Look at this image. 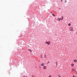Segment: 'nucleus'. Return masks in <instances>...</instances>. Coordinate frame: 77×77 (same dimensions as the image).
<instances>
[{"label":"nucleus","mask_w":77,"mask_h":77,"mask_svg":"<svg viewBox=\"0 0 77 77\" xmlns=\"http://www.w3.org/2000/svg\"><path fill=\"white\" fill-rule=\"evenodd\" d=\"M71 66H74V64L72 63L71 65Z\"/></svg>","instance_id":"nucleus-8"},{"label":"nucleus","mask_w":77,"mask_h":77,"mask_svg":"<svg viewBox=\"0 0 77 77\" xmlns=\"http://www.w3.org/2000/svg\"><path fill=\"white\" fill-rule=\"evenodd\" d=\"M62 2V0H61V2Z\"/></svg>","instance_id":"nucleus-21"},{"label":"nucleus","mask_w":77,"mask_h":77,"mask_svg":"<svg viewBox=\"0 0 77 77\" xmlns=\"http://www.w3.org/2000/svg\"><path fill=\"white\" fill-rule=\"evenodd\" d=\"M74 76H75V75H74L73 76V77H75Z\"/></svg>","instance_id":"nucleus-19"},{"label":"nucleus","mask_w":77,"mask_h":77,"mask_svg":"<svg viewBox=\"0 0 77 77\" xmlns=\"http://www.w3.org/2000/svg\"><path fill=\"white\" fill-rule=\"evenodd\" d=\"M63 18H62V20H63Z\"/></svg>","instance_id":"nucleus-20"},{"label":"nucleus","mask_w":77,"mask_h":77,"mask_svg":"<svg viewBox=\"0 0 77 77\" xmlns=\"http://www.w3.org/2000/svg\"><path fill=\"white\" fill-rule=\"evenodd\" d=\"M57 21H60V18H58L57 19Z\"/></svg>","instance_id":"nucleus-6"},{"label":"nucleus","mask_w":77,"mask_h":77,"mask_svg":"<svg viewBox=\"0 0 77 77\" xmlns=\"http://www.w3.org/2000/svg\"><path fill=\"white\" fill-rule=\"evenodd\" d=\"M52 15H53V16L54 17H55V15H54V14H52Z\"/></svg>","instance_id":"nucleus-11"},{"label":"nucleus","mask_w":77,"mask_h":77,"mask_svg":"<svg viewBox=\"0 0 77 77\" xmlns=\"http://www.w3.org/2000/svg\"><path fill=\"white\" fill-rule=\"evenodd\" d=\"M48 77H51V75H50Z\"/></svg>","instance_id":"nucleus-14"},{"label":"nucleus","mask_w":77,"mask_h":77,"mask_svg":"<svg viewBox=\"0 0 77 77\" xmlns=\"http://www.w3.org/2000/svg\"><path fill=\"white\" fill-rule=\"evenodd\" d=\"M62 20V19H61V18H60V20Z\"/></svg>","instance_id":"nucleus-15"},{"label":"nucleus","mask_w":77,"mask_h":77,"mask_svg":"<svg viewBox=\"0 0 77 77\" xmlns=\"http://www.w3.org/2000/svg\"><path fill=\"white\" fill-rule=\"evenodd\" d=\"M57 76H58V77H61V76H60V75H59V74H58V75H57Z\"/></svg>","instance_id":"nucleus-9"},{"label":"nucleus","mask_w":77,"mask_h":77,"mask_svg":"<svg viewBox=\"0 0 77 77\" xmlns=\"http://www.w3.org/2000/svg\"><path fill=\"white\" fill-rule=\"evenodd\" d=\"M45 43L46 44H47L48 45H50V44H51V43L50 41H49L48 42H46Z\"/></svg>","instance_id":"nucleus-1"},{"label":"nucleus","mask_w":77,"mask_h":77,"mask_svg":"<svg viewBox=\"0 0 77 77\" xmlns=\"http://www.w3.org/2000/svg\"><path fill=\"white\" fill-rule=\"evenodd\" d=\"M72 70H73V71H75V69H72Z\"/></svg>","instance_id":"nucleus-10"},{"label":"nucleus","mask_w":77,"mask_h":77,"mask_svg":"<svg viewBox=\"0 0 77 77\" xmlns=\"http://www.w3.org/2000/svg\"><path fill=\"white\" fill-rule=\"evenodd\" d=\"M70 31H71V32L73 31V28H72V27H70Z\"/></svg>","instance_id":"nucleus-2"},{"label":"nucleus","mask_w":77,"mask_h":77,"mask_svg":"<svg viewBox=\"0 0 77 77\" xmlns=\"http://www.w3.org/2000/svg\"><path fill=\"white\" fill-rule=\"evenodd\" d=\"M76 74H77V72H76Z\"/></svg>","instance_id":"nucleus-18"},{"label":"nucleus","mask_w":77,"mask_h":77,"mask_svg":"<svg viewBox=\"0 0 77 77\" xmlns=\"http://www.w3.org/2000/svg\"><path fill=\"white\" fill-rule=\"evenodd\" d=\"M68 26H71V24L70 23H69Z\"/></svg>","instance_id":"nucleus-12"},{"label":"nucleus","mask_w":77,"mask_h":77,"mask_svg":"<svg viewBox=\"0 0 77 77\" xmlns=\"http://www.w3.org/2000/svg\"><path fill=\"white\" fill-rule=\"evenodd\" d=\"M56 64L57 65V62H56Z\"/></svg>","instance_id":"nucleus-13"},{"label":"nucleus","mask_w":77,"mask_h":77,"mask_svg":"<svg viewBox=\"0 0 77 77\" xmlns=\"http://www.w3.org/2000/svg\"><path fill=\"white\" fill-rule=\"evenodd\" d=\"M28 50H29V51H30V52H32V50L30 49H28Z\"/></svg>","instance_id":"nucleus-7"},{"label":"nucleus","mask_w":77,"mask_h":77,"mask_svg":"<svg viewBox=\"0 0 77 77\" xmlns=\"http://www.w3.org/2000/svg\"><path fill=\"white\" fill-rule=\"evenodd\" d=\"M43 69H47V66H45L43 67Z\"/></svg>","instance_id":"nucleus-4"},{"label":"nucleus","mask_w":77,"mask_h":77,"mask_svg":"<svg viewBox=\"0 0 77 77\" xmlns=\"http://www.w3.org/2000/svg\"><path fill=\"white\" fill-rule=\"evenodd\" d=\"M45 64L44 63H42V64H41V66H44Z\"/></svg>","instance_id":"nucleus-3"},{"label":"nucleus","mask_w":77,"mask_h":77,"mask_svg":"<svg viewBox=\"0 0 77 77\" xmlns=\"http://www.w3.org/2000/svg\"><path fill=\"white\" fill-rule=\"evenodd\" d=\"M49 61H48V63H49Z\"/></svg>","instance_id":"nucleus-16"},{"label":"nucleus","mask_w":77,"mask_h":77,"mask_svg":"<svg viewBox=\"0 0 77 77\" xmlns=\"http://www.w3.org/2000/svg\"><path fill=\"white\" fill-rule=\"evenodd\" d=\"M77 60H76V59H75L74 60V62H77Z\"/></svg>","instance_id":"nucleus-5"},{"label":"nucleus","mask_w":77,"mask_h":77,"mask_svg":"<svg viewBox=\"0 0 77 77\" xmlns=\"http://www.w3.org/2000/svg\"><path fill=\"white\" fill-rule=\"evenodd\" d=\"M45 56H46L45 55V57H45Z\"/></svg>","instance_id":"nucleus-17"}]
</instances>
